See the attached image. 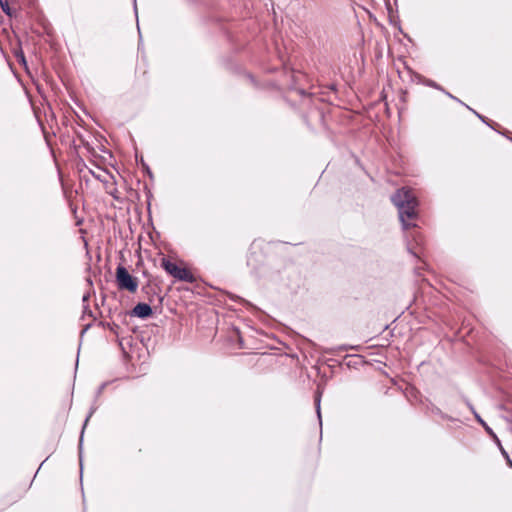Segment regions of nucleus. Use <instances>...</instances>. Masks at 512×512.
<instances>
[{
    "mask_svg": "<svg viewBox=\"0 0 512 512\" xmlns=\"http://www.w3.org/2000/svg\"><path fill=\"white\" fill-rule=\"evenodd\" d=\"M257 255L250 252L247 257V265L251 267L252 272L262 281L263 285L269 288L282 289L289 288V272L287 269H280L271 265H264L258 268L255 265Z\"/></svg>",
    "mask_w": 512,
    "mask_h": 512,
    "instance_id": "f257e3e1",
    "label": "nucleus"
},
{
    "mask_svg": "<svg viewBox=\"0 0 512 512\" xmlns=\"http://www.w3.org/2000/svg\"><path fill=\"white\" fill-rule=\"evenodd\" d=\"M391 202L398 209L399 219L403 230L415 227V224L407 221V219H415L417 217L416 208L418 206V200L413 192L406 188L398 189L391 196Z\"/></svg>",
    "mask_w": 512,
    "mask_h": 512,
    "instance_id": "f03ea898",
    "label": "nucleus"
},
{
    "mask_svg": "<svg viewBox=\"0 0 512 512\" xmlns=\"http://www.w3.org/2000/svg\"><path fill=\"white\" fill-rule=\"evenodd\" d=\"M116 283L120 290H127L134 293L138 288V280L132 276L123 265H118L116 268Z\"/></svg>",
    "mask_w": 512,
    "mask_h": 512,
    "instance_id": "7ed1b4c3",
    "label": "nucleus"
},
{
    "mask_svg": "<svg viewBox=\"0 0 512 512\" xmlns=\"http://www.w3.org/2000/svg\"><path fill=\"white\" fill-rule=\"evenodd\" d=\"M161 266L169 275H171L177 280L188 283L195 282V277L190 270H188L187 268L179 267L176 263L166 258L162 259Z\"/></svg>",
    "mask_w": 512,
    "mask_h": 512,
    "instance_id": "20e7f679",
    "label": "nucleus"
},
{
    "mask_svg": "<svg viewBox=\"0 0 512 512\" xmlns=\"http://www.w3.org/2000/svg\"><path fill=\"white\" fill-rule=\"evenodd\" d=\"M153 314V310L150 304L145 302L137 303L130 311V315L138 317L140 319H147Z\"/></svg>",
    "mask_w": 512,
    "mask_h": 512,
    "instance_id": "39448f33",
    "label": "nucleus"
},
{
    "mask_svg": "<svg viewBox=\"0 0 512 512\" xmlns=\"http://www.w3.org/2000/svg\"><path fill=\"white\" fill-rule=\"evenodd\" d=\"M291 94H296L298 95L300 98H301V105L305 106V107H309L311 105H314L315 104V101L319 100L318 97H315L313 94L311 93H307L304 89L302 88H292L289 92V95L291 96Z\"/></svg>",
    "mask_w": 512,
    "mask_h": 512,
    "instance_id": "423d86ee",
    "label": "nucleus"
},
{
    "mask_svg": "<svg viewBox=\"0 0 512 512\" xmlns=\"http://www.w3.org/2000/svg\"><path fill=\"white\" fill-rule=\"evenodd\" d=\"M97 410V406L96 405H92L91 408H90V411L88 413V415L86 416L85 420H84V423H83V426H82V429H81V433H80V437H79V444H78V450H79V460H80V466L82 467V451H83V436H84V431L86 429V426L90 420V418L92 417V415L95 413V411Z\"/></svg>",
    "mask_w": 512,
    "mask_h": 512,
    "instance_id": "0eeeda50",
    "label": "nucleus"
},
{
    "mask_svg": "<svg viewBox=\"0 0 512 512\" xmlns=\"http://www.w3.org/2000/svg\"><path fill=\"white\" fill-rule=\"evenodd\" d=\"M97 410V406L96 405H92L91 408H90V411L88 413V415L86 416L85 420H84V423H83V426H82V429H81V433H80V437H79V444H78V450H79V460H80V466L82 467V451H83V436H84V431L86 429V426L90 420V418L92 417V415L95 413V411Z\"/></svg>",
    "mask_w": 512,
    "mask_h": 512,
    "instance_id": "6e6552de",
    "label": "nucleus"
},
{
    "mask_svg": "<svg viewBox=\"0 0 512 512\" xmlns=\"http://www.w3.org/2000/svg\"><path fill=\"white\" fill-rule=\"evenodd\" d=\"M418 81L428 87H432L434 89H437V90H440V91H444V88H442L439 84H437L435 81L431 80V79H428V78H425L419 74L416 75Z\"/></svg>",
    "mask_w": 512,
    "mask_h": 512,
    "instance_id": "1a4fd4ad",
    "label": "nucleus"
},
{
    "mask_svg": "<svg viewBox=\"0 0 512 512\" xmlns=\"http://www.w3.org/2000/svg\"><path fill=\"white\" fill-rule=\"evenodd\" d=\"M468 406H469L470 410L472 411V413H473V415H474L475 419L477 420V422H478L479 424H481V425L484 427V429H485L488 433L493 434V430H492V429L487 425V423H486V422L481 418V416H480V415L475 411L474 407H473L471 404H469V403H468Z\"/></svg>",
    "mask_w": 512,
    "mask_h": 512,
    "instance_id": "9d476101",
    "label": "nucleus"
},
{
    "mask_svg": "<svg viewBox=\"0 0 512 512\" xmlns=\"http://www.w3.org/2000/svg\"><path fill=\"white\" fill-rule=\"evenodd\" d=\"M321 396H322L321 391L317 390L315 393V396H314V402H315L316 412H317V416H318L320 425L322 424L321 412H320Z\"/></svg>",
    "mask_w": 512,
    "mask_h": 512,
    "instance_id": "9b49d317",
    "label": "nucleus"
},
{
    "mask_svg": "<svg viewBox=\"0 0 512 512\" xmlns=\"http://www.w3.org/2000/svg\"><path fill=\"white\" fill-rule=\"evenodd\" d=\"M430 411H431L432 414L437 415V416L441 417L444 420H449V421H453L454 420L451 416H449L448 414L442 412V410L440 408H438L437 406H435V405L431 406Z\"/></svg>",
    "mask_w": 512,
    "mask_h": 512,
    "instance_id": "f8f14e48",
    "label": "nucleus"
},
{
    "mask_svg": "<svg viewBox=\"0 0 512 512\" xmlns=\"http://www.w3.org/2000/svg\"><path fill=\"white\" fill-rule=\"evenodd\" d=\"M148 300H149L148 304H150V305L151 304L154 305L155 302H157L158 306H161L162 301H163V296H161L157 292H153V294L149 296Z\"/></svg>",
    "mask_w": 512,
    "mask_h": 512,
    "instance_id": "ddd939ff",
    "label": "nucleus"
},
{
    "mask_svg": "<svg viewBox=\"0 0 512 512\" xmlns=\"http://www.w3.org/2000/svg\"><path fill=\"white\" fill-rule=\"evenodd\" d=\"M99 325H101L103 328H107L109 329L111 332H113L114 334L118 335V329H119V326L115 323H110V322H99Z\"/></svg>",
    "mask_w": 512,
    "mask_h": 512,
    "instance_id": "4468645a",
    "label": "nucleus"
},
{
    "mask_svg": "<svg viewBox=\"0 0 512 512\" xmlns=\"http://www.w3.org/2000/svg\"><path fill=\"white\" fill-rule=\"evenodd\" d=\"M469 110H471L482 122H484L485 124H487L489 127H491L492 129L495 130V127L494 125L483 115L477 113L475 110H473L472 108H470L469 106L465 105Z\"/></svg>",
    "mask_w": 512,
    "mask_h": 512,
    "instance_id": "2eb2a0df",
    "label": "nucleus"
},
{
    "mask_svg": "<svg viewBox=\"0 0 512 512\" xmlns=\"http://www.w3.org/2000/svg\"><path fill=\"white\" fill-rule=\"evenodd\" d=\"M0 6H1V9L2 11L8 15V16H11L12 15V12H11V9L9 7V4H8V1L7 0H0Z\"/></svg>",
    "mask_w": 512,
    "mask_h": 512,
    "instance_id": "dca6fc26",
    "label": "nucleus"
},
{
    "mask_svg": "<svg viewBox=\"0 0 512 512\" xmlns=\"http://www.w3.org/2000/svg\"><path fill=\"white\" fill-rule=\"evenodd\" d=\"M500 450H501V454L503 455V457L505 458L506 460V463L507 465L512 468V459L510 458L508 452L503 448V447H500Z\"/></svg>",
    "mask_w": 512,
    "mask_h": 512,
    "instance_id": "f3484780",
    "label": "nucleus"
},
{
    "mask_svg": "<svg viewBox=\"0 0 512 512\" xmlns=\"http://www.w3.org/2000/svg\"><path fill=\"white\" fill-rule=\"evenodd\" d=\"M86 316L91 317L93 320H95V317L93 315L92 310L89 308V305L83 306V316L82 317L85 318Z\"/></svg>",
    "mask_w": 512,
    "mask_h": 512,
    "instance_id": "a211bd4d",
    "label": "nucleus"
},
{
    "mask_svg": "<svg viewBox=\"0 0 512 512\" xmlns=\"http://www.w3.org/2000/svg\"><path fill=\"white\" fill-rule=\"evenodd\" d=\"M106 385H107V383H102V384L98 387V389H97V391H96V397H99V396L103 393V391H104V389H105Z\"/></svg>",
    "mask_w": 512,
    "mask_h": 512,
    "instance_id": "6ab92c4d",
    "label": "nucleus"
},
{
    "mask_svg": "<svg viewBox=\"0 0 512 512\" xmlns=\"http://www.w3.org/2000/svg\"><path fill=\"white\" fill-rule=\"evenodd\" d=\"M142 166H143V169H144V170L146 171V173L148 174V176H149L150 178H152V177H153V174H152V171L150 170L149 166H148L146 163H144L143 161H142Z\"/></svg>",
    "mask_w": 512,
    "mask_h": 512,
    "instance_id": "aec40b11",
    "label": "nucleus"
},
{
    "mask_svg": "<svg viewBox=\"0 0 512 512\" xmlns=\"http://www.w3.org/2000/svg\"><path fill=\"white\" fill-rule=\"evenodd\" d=\"M89 299H90V294L89 293H86V294L83 295L82 302L84 303V305H88Z\"/></svg>",
    "mask_w": 512,
    "mask_h": 512,
    "instance_id": "412c9836",
    "label": "nucleus"
},
{
    "mask_svg": "<svg viewBox=\"0 0 512 512\" xmlns=\"http://www.w3.org/2000/svg\"><path fill=\"white\" fill-rule=\"evenodd\" d=\"M91 325H92L91 323L86 324V325L83 327L82 331H81V335H83L84 333H86V332L90 329Z\"/></svg>",
    "mask_w": 512,
    "mask_h": 512,
    "instance_id": "4be33fe9",
    "label": "nucleus"
},
{
    "mask_svg": "<svg viewBox=\"0 0 512 512\" xmlns=\"http://www.w3.org/2000/svg\"><path fill=\"white\" fill-rule=\"evenodd\" d=\"M237 299L239 301L245 303L246 305L251 306L252 308H255V306H253L249 301H246V300L242 299L241 297H237Z\"/></svg>",
    "mask_w": 512,
    "mask_h": 512,
    "instance_id": "5701e85b",
    "label": "nucleus"
},
{
    "mask_svg": "<svg viewBox=\"0 0 512 512\" xmlns=\"http://www.w3.org/2000/svg\"><path fill=\"white\" fill-rule=\"evenodd\" d=\"M142 290L145 292V293H149V290H152V287L150 285H146V286H143Z\"/></svg>",
    "mask_w": 512,
    "mask_h": 512,
    "instance_id": "b1692460",
    "label": "nucleus"
},
{
    "mask_svg": "<svg viewBox=\"0 0 512 512\" xmlns=\"http://www.w3.org/2000/svg\"><path fill=\"white\" fill-rule=\"evenodd\" d=\"M134 12H135V15L137 16V5H136V0H134Z\"/></svg>",
    "mask_w": 512,
    "mask_h": 512,
    "instance_id": "393cba45",
    "label": "nucleus"
},
{
    "mask_svg": "<svg viewBox=\"0 0 512 512\" xmlns=\"http://www.w3.org/2000/svg\"><path fill=\"white\" fill-rule=\"evenodd\" d=\"M452 99H453V100H455V101H457V102H459V103H461V104H463V105H465L461 100H459V99H458L457 97H455V96H453V97H452Z\"/></svg>",
    "mask_w": 512,
    "mask_h": 512,
    "instance_id": "a878e982",
    "label": "nucleus"
},
{
    "mask_svg": "<svg viewBox=\"0 0 512 512\" xmlns=\"http://www.w3.org/2000/svg\"><path fill=\"white\" fill-rule=\"evenodd\" d=\"M443 92H444L448 97H450V98L452 99L453 95H452L451 93H449V92H447V91H445V90H444Z\"/></svg>",
    "mask_w": 512,
    "mask_h": 512,
    "instance_id": "bb28decb",
    "label": "nucleus"
},
{
    "mask_svg": "<svg viewBox=\"0 0 512 512\" xmlns=\"http://www.w3.org/2000/svg\"><path fill=\"white\" fill-rule=\"evenodd\" d=\"M339 349L342 350V351H346L348 349V347L347 346H340Z\"/></svg>",
    "mask_w": 512,
    "mask_h": 512,
    "instance_id": "cd10ccee",
    "label": "nucleus"
},
{
    "mask_svg": "<svg viewBox=\"0 0 512 512\" xmlns=\"http://www.w3.org/2000/svg\"><path fill=\"white\" fill-rule=\"evenodd\" d=\"M21 61L25 64L26 63V60H25V57L23 54H21Z\"/></svg>",
    "mask_w": 512,
    "mask_h": 512,
    "instance_id": "c85d7f7f",
    "label": "nucleus"
},
{
    "mask_svg": "<svg viewBox=\"0 0 512 512\" xmlns=\"http://www.w3.org/2000/svg\"><path fill=\"white\" fill-rule=\"evenodd\" d=\"M87 283L92 286V280L90 278L87 279Z\"/></svg>",
    "mask_w": 512,
    "mask_h": 512,
    "instance_id": "c756f323",
    "label": "nucleus"
},
{
    "mask_svg": "<svg viewBox=\"0 0 512 512\" xmlns=\"http://www.w3.org/2000/svg\"><path fill=\"white\" fill-rule=\"evenodd\" d=\"M137 29H138V32H140V26H139L138 22H137ZM139 36L141 37V33H139Z\"/></svg>",
    "mask_w": 512,
    "mask_h": 512,
    "instance_id": "7c9ffc66",
    "label": "nucleus"
},
{
    "mask_svg": "<svg viewBox=\"0 0 512 512\" xmlns=\"http://www.w3.org/2000/svg\"><path fill=\"white\" fill-rule=\"evenodd\" d=\"M46 461H48V458H45V460H43V462H41L40 467H41L42 465H44V463H46Z\"/></svg>",
    "mask_w": 512,
    "mask_h": 512,
    "instance_id": "2f4dec72",
    "label": "nucleus"
},
{
    "mask_svg": "<svg viewBox=\"0 0 512 512\" xmlns=\"http://www.w3.org/2000/svg\"><path fill=\"white\" fill-rule=\"evenodd\" d=\"M46 461H48V458H45V460H43V462H41L40 467H41L42 465H44V463H46Z\"/></svg>",
    "mask_w": 512,
    "mask_h": 512,
    "instance_id": "473e14b6",
    "label": "nucleus"
},
{
    "mask_svg": "<svg viewBox=\"0 0 512 512\" xmlns=\"http://www.w3.org/2000/svg\"><path fill=\"white\" fill-rule=\"evenodd\" d=\"M46 461H48V458H45V460H43V462H41L40 467H41L42 465H44V463H46Z\"/></svg>",
    "mask_w": 512,
    "mask_h": 512,
    "instance_id": "72a5a7b5",
    "label": "nucleus"
}]
</instances>
